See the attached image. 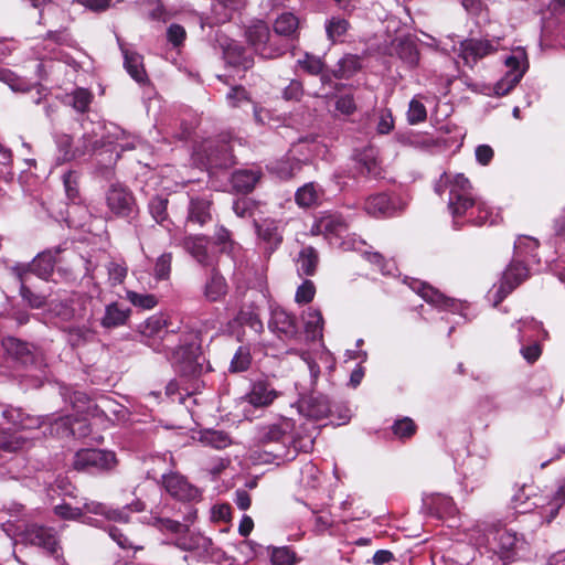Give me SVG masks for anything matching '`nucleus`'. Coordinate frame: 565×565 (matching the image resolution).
<instances>
[{
	"instance_id": "nucleus-45",
	"label": "nucleus",
	"mask_w": 565,
	"mask_h": 565,
	"mask_svg": "<svg viewBox=\"0 0 565 565\" xmlns=\"http://www.w3.org/2000/svg\"><path fill=\"white\" fill-rule=\"evenodd\" d=\"M297 64L309 75L318 76L322 74L326 64L321 57L306 53L302 58L297 61Z\"/></svg>"
},
{
	"instance_id": "nucleus-52",
	"label": "nucleus",
	"mask_w": 565,
	"mask_h": 565,
	"mask_svg": "<svg viewBox=\"0 0 565 565\" xmlns=\"http://www.w3.org/2000/svg\"><path fill=\"white\" fill-rule=\"evenodd\" d=\"M126 297L135 307H139L141 309H152L158 303L156 296L151 294H138L136 291L128 290L126 292Z\"/></svg>"
},
{
	"instance_id": "nucleus-7",
	"label": "nucleus",
	"mask_w": 565,
	"mask_h": 565,
	"mask_svg": "<svg viewBox=\"0 0 565 565\" xmlns=\"http://www.w3.org/2000/svg\"><path fill=\"white\" fill-rule=\"evenodd\" d=\"M529 277V269L520 260H512L503 271L499 284L493 285L489 296L493 298V305L498 306L509 294Z\"/></svg>"
},
{
	"instance_id": "nucleus-35",
	"label": "nucleus",
	"mask_w": 565,
	"mask_h": 565,
	"mask_svg": "<svg viewBox=\"0 0 565 565\" xmlns=\"http://www.w3.org/2000/svg\"><path fill=\"white\" fill-rule=\"evenodd\" d=\"M362 67L358 55L347 54L338 62V68L332 71L335 78H350Z\"/></svg>"
},
{
	"instance_id": "nucleus-29",
	"label": "nucleus",
	"mask_w": 565,
	"mask_h": 565,
	"mask_svg": "<svg viewBox=\"0 0 565 565\" xmlns=\"http://www.w3.org/2000/svg\"><path fill=\"white\" fill-rule=\"evenodd\" d=\"M356 169L363 177L376 178L381 174V168L377 163L375 151L372 148L365 149L358 154Z\"/></svg>"
},
{
	"instance_id": "nucleus-62",
	"label": "nucleus",
	"mask_w": 565,
	"mask_h": 565,
	"mask_svg": "<svg viewBox=\"0 0 565 565\" xmlns=\"http://www.w3.org/2000/svg\"><path fill=\"white\" fill-rule=\"evenodd\" d=\"M316 294V287L311 280H305L296 291L295 299L298 303L310 302Z\"/></svg>"
},
{
	"instance_id": "nucleus-23",
	"label": "nucleus",
	"mask_w": 565,
	"mask_h": 565,
	"mask_svg": "<svg viewBox=\"0 0 565 565\" xmlns=\"http://www.w3.org/2000/svg\"><path fill=\"white\" fill-rule=\"evenodd\" d=\"M6 352L23 365L32 364L35 360L33 351L26 342L17 338L8 337L2 341Z\"/></svg>"
},
{
	"instance_id": "nucleus-20",
	"label": "nucleus",
	"mask_w": 565,
	"mask_h": 565,
	"mask_svg": "<svg viewBox=\"0 0 565 565\" xmlns=\"http://www.w3.org/2000/svg\"><path fill=\"white\" fill-rule=\"evenodd\" d=\"M212 201L205 196H193L188 205L186 223L203 226L212 220Z\"/></svg>"
},
{
	"instance_id": "nucleus-48",
	"label": "nucleus",
	"mask_w": 565,
	"mask_h": 565,
	"mask_svg": "<svg viewBox=\"0 0 565 565\" xmlns=\"http://www.w3.org/2000/svg\"><path fill=\"white\" fill-rule=\"evenodd\" d=\"M71 105L79 113H85L92 103L93 95L88 89L77 88L71 95Z\"/></svg>"
},
{
	"instance_id": "nucleus-37",
	"label": "nucleus",
	"mask_w": 565,
	"mask_h": 565,
	"mask_svg": "<svg viewBox=\"0 0 565 565\" xmlns=\"http://www.w3.org/2000/svg\"><path fill=\"white\" fill-rule=\"evenodd\" d=\"M57 161L61 163L82 158L84 151L79 147L72 148V138L68 135H62L57 138Z\"/></svg>"
},
{
	"instance_id": "nucleus-25",
	"label": "nucleus",
	"mask_w": 565,
	"mask_h": 565,
	"mask_svg": "<svg viewBox=\"0 0 565 565\" xmlns=\"http://www.w3.org/2000/svg\"><path fill=\"white\" fill-rule=\"evenodd\" d=\"M207 162L213 168H230L236 163L233 147L228 142L217 143L210 149Z\"/></svg>"
},
{
	"instance_id": "nucleus-18",
	"label": "nucleus",
	"mask_w": 565,
	"mask_h": 565,
	"mask_svg": "<svg viewBox=\"0 0 565 565\" xmlns=\"http://www.w3.org/2000/svg\"><path fill=\"white\" fill-rule=\"evenodd\" d=\"M262 177L263 171L260 168L238 169L233 172L231 184L234 191L247 194L255 189Z\"/></svg>"
},
{
	"instance_id": "nucleus-22",
	"label": "nucleus",
	"mask_w": 565,
	"mask_h": 565,
	"mask_svg": "<svg viewBox=\"0 0 565 565\" xmlns=\"http://www.w3.org/2000/svg\"><path fill=\"white\" fill-rule=\"evenodd\" d=\"M211 268L212 271L204 285L203 294L206 300L215 302L222 300L226 296L228 285L226 279L216 269V266Z\"/></svg>"
},
{
	"instance_id": "nucleus-13",
	"label": "nucleus",
	"mask_w": 565,
	"mask_h": 565,
	"mask_svg": "<svg viewBox=\"0 0 565 565\" xmlns=\"http://www.w3.org/2000/svg\"><path fill=\"white\" fill-rule=\"evenodd\" d=\"M162 484L171 497L180 501H191L199 497V490L179 473L162 476Z\"/></svg>"
},
{
	"instance_id": "nucleus-21",
	"label": "nucleus",
	"mask_w": 565,
	"mask_h": 565,
	"mask_svg": "<svg viewBox=\"0 0 565 565\" xmlns=\"http://www.w3.org/2000/svg\"><path fill=\"white\" fill-rule=\"evenodd\" d=\"M61 253V248L46 249L39 253L36 257L31 262V271L41 279H47L53 270L56 263V255Z\"/></svg>"
},
{
	"instance_id": "nucleus-64",
	"label": "nucleus",
	"mask_w": 565,
	"mask_h": 565,
	"mask_svg": "<svg viewBox=\"0 0 565 565\" xmlns=\"http://www.w3.org/2000/svg\"><path fill=\"white\" fill-rule=\"evenodd\" d=\"M335 109L343 115L350 116L355 113L356 104L352 95L339 96L335 100Z\"/></svg>"
},
{
	"instance_id": "nucleus-55",
	"label": "nucleus",
	"mask_w": 565,
	"mask_h": 565,
	"mask_svg": "<svg viewBox=\"0 0 565 565\" xmlns=\"http://www.w3.org/2000/svg\"><path fill=\"white\" fill-rule=\"evenodd\" d=\"M416 425L409 417L396 420L392 426V430L399 439L411 438L416 433Z\"/></svg>"
},
{
	"instance_id": "nucleus-11",
	"label": "nucleus",
	"mask_w": 565,
	"mask_h": 565,
	"mask_svg": "<svg viewBox=\"0 0 565 565\" xmlns=\"http://www.w3.org/2000/svg\"><path fill=\"white\" fill-rule=\"evenodd\" d=\"M210 241L202 235H188L182 239V247L189 253L201 266H216V257L209 252Z\"/></svg>"
},
{
	"instance_id": "nucleus-47",
	"label": "nucleus",
	"mask_w": 565,
	"mask_h": 565,
	"mask_svg": "<svg viewBox=\"0 0 565 565\" xmlns=\"http://www.w3.org/2000/svg\"><path fill=\"white\" fill-rule=\"evenodd\" d=\"M348 29L349 22L343 18L333 17L326 23L327 36L332 42H334L338 38L344 35Z\"/></svg>"
},
{
	"instance_id": "nucleus-42",
	"label": "nucleus",
	"mask_w": 565,
	"mask_h": 565,
	"mask_svg": "<svg viewBox=\"0 0 565 565\" xmlns=\"http://www.w3.org/2000/svg\"><path fill=\"white\" fill-rule=\"evenodd\" d=\"M79 174L76 171L70 170L63 174V184L66 196L73 203L81 201L79 192Z\"/></svg>"
},
{
	"instance_id": "nucleus-63",
	"label": "nucleus",
	"mask_w": 565,
	"mask_h": 565,
	"mask_svg": "<svg viewBox=\"0 0 565 565\" xmlns=\"http://www.w3.org/2000/svg\"><path fill=\"white\" fill-rule=\"evenodd\" d=\"M171 254H163L157 259L154 265V276L158 279H166L169 277L171 269Z\"/></svg>"
},
{
	"instance_id": "nucleus-28",
	"label": "nucleus",
	"mask_w": 565,
	"mask_h": 565,
	"mask_svg": "<svg viewBox=\"0 0 565 565\" xmlns=\"http://www.w3.org/2000/svg\"><path fill=\"white\" fill-rule=\"evenodd\" d=\"M364 210L372 216H387L392 214L394 207L387 194L379 193L365 200Z\"/></svg>"
},
{
	"instance_id": "nucleus-17",
	"label": "nucleus",
	"mask_w": 565,
	"mask_h": 565,
	"mask_svg": "<svg viewBox=\"0 0 565 565\" xmlns=\"http://www.w3.org/2000/svg\"><path fill=\"white\" fill-rule=\"evenodd\" d=\"M258 238L265 244L266 249L274 252L282 243V230L279 222L275 220H264L262 223L255 222Z\"/></svg>"
},
{
	"instance_id": "nucleus-61",
	"label": "nucleus",
	"mask_w": 565,
	"mask_h": 565,
	"mask_svg": "<svg viewBox=\"0 0 565 565\" xmlns=\"http://www.w3.org/2000/svg\"><path fill=\"white\" fill-rule=\"evenodd\" d=\"M303 96V85L299 79H291L282 89V98L285 100L299 102Z\"/></svg>"
},
{
	"instance_id": "nucleus-12",
	"label": "nucleus",
	"mask_w": 565,
	"mask_h": 565,
	"mask_svg": "<svg viewBox=\"0 0 565 565\" xmlns=\"http://www.w3.org/2000/svg\"><path fill=\"white\" fill-rule=\"evenodd\" d=\"M225 63L237 71H247L254 66V57L247 50L234 40L221 43Z\"/></svg>"
},
{
	"instance_id": "nucleus-39",
	"label": "nucleus",
	"mask_w": 565,
	"mask_h": 565,
	"mask_svg": "<svg viewBox=\"0 0 565 565\" xmlns=\"http://www.w3.org/2000/svg\"><path fill=\"white\" fill-rule=\"evenodd\" d=\"M31 542L34 545L41 546L51 553H54L57 547V540L55 534L46 527H35L31 532Z\"/></svg>"
},
{
	"instance_id": "nucleus-32",
	"label": "nucleus",
	"mask_w": 565,
	"mask_h": 565,
	"mask_svg": "<svg viewBox=\"0 0 565 565\" xmlns=\"http://www.w3.org/2000/svg\"><path fill=\"white\" fill-rule=\"evenodd\" d=\"M125 57V67L129 75L138 83H143L147 79V73L142 64V56L129 50H122Z\"/></svg>"
},
{
	"instance_id": "nucleus-43",
	"label": "nucleus",
	"mask_w": 565,
	"mask_h": 565,
	"mask_svg": "<svg viewBox=\"0 0 565 565\" xmlns=\"http://www.w3.org/2000/svg\"><path fill=\"white\" fill-rule=\"evenodd\" d=\"M152 524L162 533H169L174 535H181L188 532V525L182 524L179 521L169 519V518H160L156 516L152 519Z\"/></svg>"
},
{
	"instance_id": "nucleus-24",
	"label": "nucleus",
	"mask_w": 565,
	"mask_h": 565,
	"mask_svg": "<svg viewBox=\"0 0 565 565\" xmlns=\"http://www.w3.org/2000/svg\"><path fill=\"white\" fill-rule=\"evenodd\" d=\"M493 50L489 41L466 40L461 43V56L469 65L475 64L479 58L488 55Z\"/></svg>"
},
{
	"instance_id": "nucleus-3",
	"label": "nucleus",
	"mask_w": 565,
	"mask_h": 565,
	"mask_svg": "<svg viewBox=\"0 0 565 565\" xmlns=\"http://www.w3.org/2000/svg\"><path fill=\"white\" fill-rule=\"evenodd\" d=\"M109 218H124L131 222L139 212L134 193L121 183H111L105 193Z\"/></svg>"
},
{
	"instance_id": "nucleus-58",
	"label": "nucleus",
	"mask_w": 565,
	"mask_h": 565,
	"mask_svg": "<svg viewBox=\"0 0 565 565\" xmlns=\"http://www.w3.org/2000/svg\"><path fill=\"white\" fill-rule=\"evenodd\" d=\"M21 298L33 309H40L45 306V296L34 294L25 284L20 286Z\"/></svg>"
},
{
	"instance_id": "nucleus-60",
	"label": "nucleus",
	"mask_w": 565,
	"mask_h": 565,
	"mask_svg": "<svg viewBox=\"0 0 565 565\" xmlns=\"http://www.w3.org/2000/svg\"><path fill=\"white\" fill-rule=\"evenodd\" d=\"M107 271L109 280L111 281V285H118L121 284L128 273V267L125 265V263H116V262H109L107 265Z\"/></svg>"
},
{
	"instance_id": "nucleus-44",
	"label": "nucleus",
	"mask_w": 565,
	"mask_h": 565,
	"mask_svg": "<svg viewBox=\"0 0 565 565\" xmlns=\"http://www.w3.org/2000/svg\"><path fill=\"white\" fill-rule=\"evenodd\" d=\"M200 440L215 449H224L232 444L231 437L221 430H205Z\"/></svg>"
},
{
	"instance_id": "nucleus-4",
	"label": "nucleus",
	"mask_w": 565,
	"mask_h": 565,
	"mask_svg": "<svg viewBox=\"0 0 565 565\" xmlns=\"http://www.w3.org/2000/svg\"><path fill=\"white\" fill-rule=\"evenodd\" d=\"M247 43L264 58L281 56L286 47L275 43L271 39L268 25L264 21H256L245 30Z\"/></svg>"
},
{
	"instance_id": "nucleus-8",
	"label": "nucleus",
	"mask_w": 565,
	"mask_h": 565,
	"mask_svg": "<svg viewBox=\"0 0 565 565\" xmlns=\"http://www.w3.org/2000/svg\"><path fill=\"white\" fill-rule=\"evenodd\" d=\"M294 423L291 419L282 418L278 423L263 426L258 434V444L266 447L270 444L280 445L277 452L273 456L281 459L287 455L286 445L291 440Z\"/></svg>"
},
{
	"instance_id": "nucleus-54",
	"label": "nucleus",
	"mask_w": 565,
	"mask_h": 565,
	"mask_svg": "<svg viewBox=\"0 0 565 565\" xmlns=\"http://www.w3.org/2000/svg\"><path fill=\"white\" fill-rule=\"evenodd\" d=\"M249 364H250L249 350L245 347H239L231 361L230 371L231 372H243L248 369Z\"/></svg>"
},
{
	"instance_id": "nucleus-53",
	"label": "nucleus",
	"mask_w": 565,
	"mask_h": 565,
	"mask_svg": "<svg viewBox=\"0 0 565 565\" xmlns=\"http://www.w3.org/2000/svg\"><path fill=\"white\" fill-rule=\"evenodd\" d=\"M427 118V110L425 105L416 99L413 98L409 102L408 110H407V120L411 125H416L419 122L425 121Z\"/></svg>"
},
{
	"instance_id": "nucleus-34",
	"label": "nucleus",
	"mask_w": 565,
	"mask_h": 565,
	"mask_svg": "<svg viewBox=\"0 0 565 565\" xmlns=\"http://www.w3.org/2000/svg\"><path fill=\"white\" fill-rule=\"evenodd\" d=\"M203 370L202 364L192 354L182 351L181 359L177 362V371L181 377L195 379Z\"/></svg>"
},
{
	"instance_id": "nucleus-5",
	"label": "nucleus",
	"mask_w": 565,
	"mask_h": 565,
	"mask_svg": "<svg viewBox=\"0 0 565 565\" xmlns=\"http://www.w3.org/2000/svg\"><path fill=\"white\" fill-rule=\"evenodd\" d=\"M72 465L77 471L99 473L113 470L117 466V459L113 451L81 449L74 455Z\"/></svg>"
},
{
	"instance_id": "nucleus-49",
	"label": "nucleus",
	"mask_w": 565,
	"mask_h": 565,
	"mask_svg": "<svg viewBox=\"0 0 565 565\" xmlns=\"http://www.w3.org/2000/svg\"><path fill=\"white\" fill-rule=\"evenodd\" d=\"M547 504L551 508L547 515V522H551L556 518L559 509L565 504V478L559 482L555 493Z\"/></svg>"
},
{
	"instance_id": "nucleus-41",
	"label": "nucleus",
	"mask_w": 565,
	"mask_h": 565,
	"mask_svg": "<svg viewBox=\"0 0 565 565\" xmlns=\"http://www.w3.org/2000/svg\"><path fill=\"white\" fill-rule=\"evenodd\" d=\"M323 319L321 312L310 308L306 315L305 329L308 338L316 340L322 334Z\"/></svg>"
},
{
	"instance_id": "nucleus-1",
	"label": "nucleus",
	"mask_w": 565,
	"mask_h": 565,
	"mask_svg": "<svg viewBox=\"0 0 565 565\" xmlns=\"http://www.w3.org/2000/svg\"><path fill=\"white\" fill-rule=\"evenodd\" d=\"M475 527L493 535L492 552L503 565L524 561L531 555V544L525 535L504 527L500 520L479 521Z\"/></svg>"
},
{
	"instance_id": "nucleus-50",
	"label": "nucleus",
	"mask_w": 565,
	"mask_h": 565,
	"mask_svg": "<svg viewBox=\"0 0 565 565\" xmlns=\"http://www.w3.org/2000/svg\"><path fill=\"white\" fill-rule=\"evenodd\" d=\"M167 207L168 199L162 196H154L151 199L149 203V210L157 223L163 224L166 221H168Z\"/></svg>"
},
{
	"instance_id": "nucleus-36",
	"label": "nucleus",
	"mask_w": 565,
	"mask_h": 565,
	"mask_svg": "<svg viewBox=\"0 0 565 565\" xmlns=\"http://www.w3.org/2000/svg\"><path fill=\"white\" fill-rule=\"evenodd\" d=\"M299 26L298 18L289 12L280 14L274 23V31L277 35L291 38L296 34Z\"/></svg>"
},
{
	"instance_id": "nucleus-57",
	"label": "nucleus",
	"mask_w": 565,
	"mask_h": 565,
	"mask_svg": "<svg viewBox=\"0 0 565 565\" xmlns=\"http://www.w3.org/2000/svg\"><path fill=\"white\" fill-rule=\"evenodd\" d=\"M214 244L218 246L221 253L226 254H231L235 247V243L231 239V233L223 226L215 231Z\"/></svg>"
},
{
	"instance_id": "nucleus-59",
	"label": "nucleus",
	"mask_w": 565,
	"mask_h": 565,
	"mask_svg": "<svg viewBox=\"0 0 565 565\" xmlns=\"http://www.w3.org/2000/svg\"><path fill=\"white\" fill-rule=\"evenodd\" d=\"M295 553L288 547H276L271 552L270 561L273 565H294Z\"/></svg>"
},
{
	"instance_id": "nucleus-33",
	"label": "nucleus",
	"mask_w": 565,
	"mask_h": 565,
	"mask_svg": "<svg viewBox=\"0 0 565 565\" xmlns=\"http://www.w3.org/2000/svg\"><path fill=\"white\" fill-rule=\"evenodd\" d=\"M31 439L18 433L0 430V449L3 451H18L29 447Z\"/></svg>"
},
{
	"instance_id": "nucleus-46",
	"label": "nucleus",
	"mask_w": 565,
	"mask_h": 565,
	"mask_svg": "<svg viewBox=\"0 0 565 565\" xmlns=\"http://www.w3.org/2000/svg\"><path fill=\"white\" fill-rule=\"evenodd\" d=\"M235 12L230 10L226 4H223L218 0H214L211 8V17L209 18L210 24H224L228 22Z\"/></svg>"
},
{
	"instance_id": "nucleus-15",
	"label": "nucleus",
	"mask_w": 565,
	"mask_h": 565,
	"mask_svg": "<svg viewBox=\"0 0 565 565\" xmlns=\"http://www.w3.org/2000/svg\"><path fill=\"white\" fill-rule=\"evenodd\" d=\"M278 397V392L268 381H256L243 397V402L254 407H267Z\"/></svg>"
},
{
	"instance_id": "nucleus-10",
	"label": "nucleus",
	"mask_w": 565,
	"mask_h": 565,
	"mask_svg": "<svg viewBox=\"0 0 565 565\" xmlns=\"http://www.w3.org/2000/svg\"><path fill=\"white\" fill-rule=\"evenodd\" d=\"M140 333L142 337L149 339L148 344L158 352L169 349V345L163 343V341L168 340L170 337H174L172 332L167 330L166 320L159 316H152L147 319L140 326Z\"/></svg>"
},
{
	"instance_id": "nucleus-51",
	"label": "nucleus",
	"mask_w": 565,
	"mask_h": 565,
	"mask_svg": "<svg viewBox=\"0 0 565 565\" xmlns=\"http://www.w3.org/2000/svg\"><path fill=\"white\" fill-rule=\"evenodd\" d=\"M397 54L411 66H415L418 63V51L416 44L412 41H401L397 47Z\"/></svg>"
},
{
	"instance_id": "nucleus-16",
	"label": "nucleus",
	"mask_w": 565,
	"mask_h": 565,
	"mask_svg": "<svg viewBox=\"0 0 565 565\" xmlns=\"http://www.w3.org/2000/svg\"><path fill=\"white\" fill-rule=\"evenodd\" d=\"M269 329L288 339L295 338L298 333L296 318L279 307L271 310Z\"/></svg>"
},
{
	"instance_id": "nucleus-2",
	"label": "nucleus",
	"mask_w": 565,
	"mask_h": 565,
	"mask_svg": "<svg viewBox=\"0 0 565 565\" xmlns=\"http://www.w3.org/2000/svg\"><path fill=\"white\" fill-rule=\"evenodd\" d=\"M441 186L448 190V209L454 217L465 215L469 209L478 204L472 192V185L462 173H444L440 184L436 186L439 194H441Z\"/></svg>"
},
{
	"instance_id": "nucleus-40",
	"label": "nucleus",
	"mask_w": 565,
	"mask_h": 565,
	"mask_svg": "<svg viewBox=\"0 0 565 565\" xmlns=\"http://www.w3.org/2000/svg\"><path fill=\"white\" fill-rule=\"evenodd\" d=\"M320 195V189L313 182H309L299 188L296 192V202L299 206L310 207L315 205Z\"/></svg>"
},
{
	"instance_id": "nucleus-19",
	"label": "nucleus",
	"mask_w": 565,
	"mask_h": 565,
	"mask_svg": "<svg viewBox=\"0 0 565 565\" xmlns=\"http://www.w3.org/2000/svg\"><path fill=\"white\" fill-rule=\"evenodd\" d=\"M299 411L303 416L318 420L326 418L330 414L331 404L327 396L312 394L301 399Z\"/></svg>"
},
{
	"instance_id": "nucleus-9",
	"label": "nucleus",
	"mask_w": 565,
	"mask_h": 565,
	"mask_svg": "<svg viewBox=\"0 0 565 565\" xmlns=\"http://www.w3.org/2000/svg\"><path fill=\"white\" fill-rule=\"evenodd\" d=\"M509 71L504 77L497 83L495 93L498 95L508 94L523 77L527 68V57L523 49H516L504 61Z\"/></svg>"
},
{
	"instance_id": "nucleus-31",
	"label": "nucleus",
	"mask_w": 565,
	"mask_h": 565,
	"mask_svg": "<svg viewBox=\"0 0 565 565\" xmlns=\"http://www.w3.org/2000/svg\"><path fill=\"white\" fill-rule=\"evenodd\" d=\"M109 536L124 550H142V540L137 534L127 533L117 526L108 529Z\"/></svg>"
},
{
	"instance_id": "nucleus-14",
	"label": "nucleus",
	"mask_w": 565,
	"mask_h": 565,
	"mask_svg": "<svg viewBox=\"0 0 565 565\" xmlns=\"http://www.w3.org/2000/svg\"><path fill=\"white\" fill-rule=\"evenodd\" d=\"M84 510L88 513L104 515L107 520L124 522L127 523L129 521V515L127 510L141 512L145 510V504L141 501H136L130 505H127L124 509H110L104 503L100 502H88L84 504Z\"/></svg>"
},
{
	"instance_id": "nucleus-30",
	"label": "nucleus",
	"mask_w": 565,
	"mask_h": 565,
	"mask_svg": "<svg viewBox=\"0 0 565 565\" xmlns=\"http://www.w3.org/2000/svg\"><path fill=\"white\" fill-rule=\"evenodd\" d=\"M319 233L341 236L348 231V223L341 215L330 214L321 217L317 223Z\"/></svg>"
},
{
	"instance_id": "nucleus-38",
	"label": "nucleus",
	"mask_w": 565,
	"mask_h": 565,
	"mask_svg": "<svg viewBox=\"0 0 565 565\" xmlns=\"http://www.w3.org/2000/svg\"><path fill=\"white\" fill-rule=\"evenodd\" d=\"M530 490H531L530 487L523 484L522 487L518 488V490L515 491V493L512 497V500H511L512 507L520 513L529 512L533 508H536L540 505V503L537 501L540 498L535 497V501L532 503L530 502V497H531Z\"/></svg>"
},
{
	"instance_id": "nucleus-27",
	"label": "nucleus",
	"mask_w": 565,
	"mask_h": 565,
	"mask_svg": "<svg viewBox=\"0 0 565 565\" xmlns=\"http://www.w3.org/2000/svg\"><path fill=\"white\" fill-rule=\"evenodd\" d=\"M130 316L129 308H122L118 302L106 306L105 315L102 318V326L106 329L124 326Z\"/></svg>"
},
{
	"instance_id": "nucleus-56",
	"label": "nucleus",
	"mask_w": 565,
	"mask_h": 565,
	"mask_svg": "<svg viewBox=\"0 0 565 565\" xmlns=\"http://www.w3.org/2000/svg\"><path fill=\"white\" fill-rule=\"evenodd\" d=\"M179 545L184 550H196L202 551L204 553H210L213 542L211 539L203 536L201 534H196L191 536L189 542L179 543Z\"/></svg>"
},
{
	"instance_id": "nucleus-26",
	"label": "nucleus",
	"mask_w": 565,
	"mask_h": 565,
	"mask_svg": "<svg viewBox=\"0 0 565 565\" xmlns=\"http://www.w3.org/2000/svg\"><path fill=\"white\" fill-rule=\"evenodd\" d=\"M319 264V254L312 246H305L296 258L297 273L300 276H313Z\"/></svg>"
},
{
	"instance_id": "nucleus-6",
	"label": "nucleus",
	"mask_w": 565,
	"mask_h": 565,
	"mask_svg": "<svg viewBox=\"0 0 565 565\" xmlns=\"http://www.w3.org/2000/svg\"><path fill=\"white\" fill-rule=\"evenodd\" d=\"M12 422L20 429L23 430L39 429L45 424H51L52 426L56 427L57 431L60 430V428H62L63 434L73 436L77 435V428L75 427V425H78V429H82V427H84L83 422L73 420L71 416L53 418L51 416H33L21 411L17 412V416L13 417Z\"/></svg>"
}]
</instances>
